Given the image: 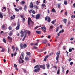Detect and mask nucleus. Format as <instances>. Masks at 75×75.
Here are the masks:
<instances>
[{
  "label": "nucleus",
  "instance_id": "obj_1",
  "mask_svg": "<svg viewBox=\"0 0 75 75\" xmlns=\"http://www.w3.org/2000/svg\"><path fill=\"white\" fill-rule=\"evenodd\" d=\"M40 68L38 67V68L35 69L34 71L35 72H40Z\"/></svg>",
  "mask_w": 75,
  "mask_h": 75
},
{
  "label": "nucleus",
  "instance_id": "obj_2",
  "mask_svg": "<svg viewBox=\"0 0 75 75\" xmlns=\"http://www.w3.org/2000/svg\"><path fill=\"white\" fill-rule=\"evenodd\" d=\"M40 14H37L36 15L35 18L36 20H38L40 18Z\"/></svg>",
  "mask_w": 75,
  "mask_h": 75
},
{
  "label": "nucleus",
  "instance_id": "obj_3",
  "mask_svg": "<svg viewBox=\"0 0 75 75\" xmlns=\"http://www.w3.org/2000/svg\"><path fill=\"white\" fill-rule=\"evenodd\" d=\"M60 51H59L57 53H56V55H57L56 58H59V55L61 54Z\"/></svg>",
  "mask_w": 75,
  "mask_h": 75
},
{
  "label": "nucleus",
  "instance_id": "obj_4",
  "mask_svg": "<svg viewBox=\"0 0 75 75\" xmlns=\"http://www.w3.org/2000/svg\"><path fill=\"white\" fill-rule=\"evenodd\" d=\"M45 64H44L43 65H40L39 67L40 68H42L43 69H45Z\"/></svg>",
  "mask_w": 75,
  "mask_h": 75
},
{
  "label": "nucleus",
  "instance_id": "obj_5",
  "mask_svg": "<svg viewBox=\"0 0 75 75\" xmlns=\"http://www.w3.org/2000/svg\"><path fill=\"white\" fill-rule=\"evenodd\" d=\"M30 5L29 6V7L30 8H33L34 7V5L33 4V2H31L30 4Z\"/></svg>",
  "mask_w": 75,
  "mask_h": 75
},
{
  "label": "nucleus",
  "instance_id": "obj_6",
  "mask_svg": "<svg viewBox=\"0 0 75 75\" xmlns=\"http://www.w3.org/2000/svg\"><path fill=\"white\" fill-rule=\"evenodd\" d=\"M32 21L31 19L30 18H28V25H30V21Z\"/></svg>",
  "mask_w": 75,
  "mask_h": 75
},
{
  "label": "nucleus",
  "instance_id": "obj_7",
  "mask_svg": "<svg viewBox=\"0 0 75 75\" xmlns=\"http://www.w3.org/2000/svg\"><path fill=\"white\" fill-rule=\"evenodd\" d=\"M26 54L27 55L29 56L30 57H31V56H30L31 55V53H30V52H26Z\"/></svg>",
  "mask_w": 75,
  "mask_h": 75
},
{
  "label": "nucleus",
  "instance_id": "obj_8",
  "mask_svg": "<svg viewBox=\"0 0 75 75\" xmlns=\"http://www.w3.org/2000/svg\"><path fill=\"white\" fill-rule=\"evenodd\" d=\"M49 57V55H47L46 56L45 58L44 59V61H46L47 59V58H48Z\"/></svg>",
  "mask_w": 75,
  "mask_h": 75
},
{
  "label": "nucleus",
  "instance_id": "obj_9",
  "mask_svg": "<svg viewBox=\"0 0 75 75\" xmlns=\"http://www.w3.org/2000/svg\"><path fill=\"white\" fill-rule=\"evenodd\" d=\"M8 40H10L9 39H10V42H11L12 40H13V38L10 37V36L8 37Z\"/></svg>",
  "mask_w": 75,
  "mask_h": 75
},
{
  "label": "nucleus",
  "instance_id": "obj_10",
  "mask_svg": "<svg viewBox=\"0 0 75 75\" xmlns=\"http://www.w3.org/2000/svg\"><path fill=\"white\" fill-rule=\"evenodd\" d=\"M20 47L21 49H23V44L21 43L20 44Z\"/></svg>",
  "mask_w": 75,
  "mask_h": 75
},
{
  "label": "nucleus",
  "instance_id": "obj_11",
  "mask_svg": "<svg viewBox=\"0 0 75 75\" xmlns=\"http://www.w3.org/2000/svg\"><path fill=\"white\" fill-rule=\"evenodd\" d=\"M41 29L43 30L44 31H46V28L45 27H41Z\"/></svg>",
  "mask_w": 75,
  "mask_h": 75
},
{
  "label": "nucleus",
  "instance_id": "obj_12",
  "mask_svg": "<svg viewBox=\"0 0 75 75\" xmlns=\"http://www.w3.org/2000/svg\"><path fill=\"white\" fill-rule=\"evenodd\" d=\"M52 12H53V13H56V11L55 9V8H53L51 10Z\"/></svg>",
  "mask_w": 75,
  "mask_h": 75
},
{
  "label": "nucleus",
  "instance_id": "obj_13",
  "mask_svg": "<svg viewBox=\"0 0 75 75\" xmlns=\"http://www.w3.org/2000/svg\"><path fill=\"white\" fill-rule=\"evenodd\" d=\"M25 59L26 61H29V60H30V59H29V58L27 57H25Z\"/></svg>",
  "mask_w": 75,
  "mask_h": 75
},
{
  "label": "nucleus",
  "instance_id": "obj_14",
  "mask_svg": "<svg viewBox=\"0 0 75 75\" xmlns=\"http://www.w3.org/2000/svg\"><path fill=\"white\" fill-rule=\"evenodd\" d=\"M59 58H57L56 57V59L57 61L55 62L56 64H57L58 62H59V61H58V59Z\"/></svg>",
  "mask_w": 75,
  "mask_h": 75
},
{
  "label": "nucleus",
  "instance_id": "obj_15",
  "mask_svg": "<svg viewBox=\"0 0 75 75\" xmlns=\"http://www.w3.org/2000/svg\"><path fill=\"white\" fill-rule=\"evenodd\" d=\"M36 33H37V34H41V32H40V31L37 30L36 31Z\"/></svg>",
  "mask_w": 75,
  "mask_h": 75
},
{
  "label": "nucleus",
  "instance_id": "obj_16",
  "mask_svg": "<svg viewBox=\"0 0 75 75\" xmlns=\"http://www.w3.org/2000/svg\"><path fill=\"white\" fill-rule=\"evenodd\" d=\"M67 19H64L63 20V22L64 23H67Z\"/></svg>",
  "mask_w": 75,
  "mask_h": 75
},
{
  "label": "nucleus",
  "instance_id": "obj_17",
  "mask_svg": "<svg viewBox=\"0 0 75 75\" xmlns=\"http://www.w3.org/2000/svg\"><path fill=\"white\" fill-rule=\"evenodd\" d=\"M12 49H13V51H14L15 50H16V48H15V47H14V46H13L11 47Z\"/></svg>",
  "mask_w": 75,
  "mask_h": 75
},
{
  "label": "nucleus",
  "instance_id": "obj_18",
  "mask_svg": "<svg viewBox=\"0 0 75 75\" xmlns=\"http://www.w3.org/2000/svg\"><path fill=\"white\" fill-rule=\"evenodd\" d=\"M43 43L44 44H47V40L46 39H45V40L43 42Z\"/></svg>",
  "mask_w": 75,
  "mask_h": 75
},
{
  "label": "nucleus",
  "instance_id": "obj_19",
  "mask_svg": "<svg viewBox=\"0 0 75 75\" xmlns=\"http://www.w3.org/2000/svg\"><path fill=\"white\" fill-rule=\"evenodd\" d=\"M56 21H57V20L56 19H55V20H53L52 21V22L51 23L52 24H54L55 22H56Z\"/></svg>",
  "mask_w": 75,
  "mask_h": 75
},
{
  "label": "nucleus",
  "instance_id": "obj_20",
  "mask_svg": "<svg viewBox=\"0 0 75 75\" xmlns=\"http://www.w3.org/2000/svg\"><path fill=\"white\" fill-rule=\"evenodd\" d=\"M46 65L47 66V69H49L50 68V64H46Z\"/></svg>",
  "mask_w": 75,
  "mask_h": 75
},
{
  "label": "nucleus",
  "instance_id": "obj_21",
  "mask_svg": "<svg viewBox=\"0 0 75 75\" xmlns=\"http://www.w3.org/2000/svg\"><path fill=\"white\" fill-rule=\"evenodd\" d=\"M27 44H24L23 45V48H26L27 47Z\"/></svg>",
  "mask_w": 75,
  "mask_h": 75
},
{
  "label": "nucleus",
  "instance_id": "obj_22",
  "mask_svg": "<svg viewBox=\"0 0 75 75\" xmlns=\"http://www.w3.org/2000/svg\"><path fill=\"white\" fill-rule=\"evenodd\" d=\"M27 6L25 5L24 8V10L25 11H26L27 9Z\"/></svg>",
  "mask_w": 75,
  "mask_h": 75
},
{
  "label": "nucleus",
  "instance_id": "obj_23",
  "mask_svg": "<svg viewBox=\"0 0 75 75\" xmlns=\"http://www.w3.org/2000/svg\"><path fill=\"white\" fill-rule=\"evenodd\" d=\"M20 27L18 26H17L16 27V30H19L20 29Z\"/></svg>",
  "mask_w": 75,
  "mask_h": 75
},
{
  "label": "nucleus",
  "instance_id": "obj_24",
  "mask_svg": "<svg viewBox=\"0 0 75 75\" xmlns=\"http://www.w3.org/2000/svg\"><path fill=\"white\" fill-rule=\"evenodd\" d=\"M13 34V32L12 31H11L10 33H9V35H10V36H11V35Z\"/></svg>",
  "mask_w": 75,
  "mask_h": 75
},
{
  "label": "nucleus",
  "instance_id": "obj_25",
  "mask_svg": "<svg viewBox=\"0 0 75 75\" xmlns=\"http://www.w3.org/2000/svg\"><path fill=\"white\" fill-rule=\"evenodd\" d=\"M3 42H4L5 44H6V39H4V38H3Z\"/></svg>",
  "mask_w": 75,
  "mask_h": 75
},
{
  "label": "nucleus",
  "instance_id": "obj_26",
  "mask_svg": "<svg viewBox=\"0 0 75 75\" xmlns=\"http://www.w3.org/2000/svg\"><path fill=\"white\" fill-rule=\"evenodd\" d=\"M64 29H62L59 32V33H64Z\"/></svg>",
  "mask_w": 75,
  "mask_h": 75
},
{
  "label": "nucleus",
  "instance_id": "obj_27",
  "mask_svg": "<svg viewBox=\"0 0 75 75\" xmlns=\"http://www.w3.org/2000/svg\"><path fill=\"white\" fill-rule=\"evenodd\" d=\"M47 21L48 22H49V23H50V22L51 21V18H50V17H48V19L47 20Z\"/></svg>",
  "mask_w": 75,
  "mask_h": 75
},
{
  "label": "nucleus",
  "instance_id": "obj_28",
  "mask_svg": "<svg viewBox=\"0 0 75 75\" xmlns=\"http://www.w3.org/2000/svg\"><path fill=\"white\" fill-rule=\"evenodd\" d=\"M15 10L16 11L18 12L19 11V9H18L17 8H15Z\"/></svg>",
  "mask_w": 75,
  "mask_h": 75
},
{
  "label": "nucleus",
  "instance_id": "obj_29",
  "mask_svg": "<svg viewBox=\"0 0 75 75\" xmlns=\"http://www.w3.org/2000/svg\"><path fill=\"white\" fill-rule=\"evenodd\" d=\"M23 71L25 72V73H27V71L26 70V69H23Z\"/></svg>",
  "mask_w": 75,
  "mask_h": 75
},
{
  "label": "nucleus",
  "instance_id": "obj_30",
  "mask_svg": "<svg viewBox=\"0 0 75 75\" xmlns=\"http://www.w3.org/2000/svg\"><path fill=\"white\" fill-rule=\"evenodd\" d=\"M0 18H3V15H2V14L1 13H0Z\"/></svg>",
  "mask_w": 75,
  "mask_h": 75
},
{
  "label": "nucleus",
  "instance_id": "obj_31",
  "mask_svg": "<svg viewBox=\"0 0 75 75\" xmlns=\"http://www.w3.org/2000/svg\"><path fill=\"white\" fill-rule=\"evenodd\" d=\"M64 3L65 5L68 4L67 3V1H64Z\"/></svg>",
  "mask_w": 75,
  "mask_h": 75
},
{
  "label": "nucleus",
  "instance_id": "obj_32",
  "mask_svg": "<svg viewBox=\"0 0 75 75\" xmlns=\"http://www.w3.org/2000/svg\"><path fill=\"white\" fill-rule=\"evenodd\" d=\"M42 7H46V5H45V4H42Z\"/></svg>",
  "mask_w": 75,
  "mask_h": 75
},
{
  "label": "nucleus",
  "instance_id": "obj_33",
  "mask_svg": "<svg viewBox=\"0 0 75 75\" xmlns=\"http://www.w3.org/2000/svg\"><path fill=\"white\" fill-rule=\"evenodd\" d=\"M57 6V7L59 8H61V4H58Z\"/></svg>",
  "mask_w": 75,
  "mask_h": 75
},
{
  "label": "nucleus",
  "instance_id": "obj_34",
  "mask_svg": "<svg viewBox=\"0 0 75 75\" xmlns=\"http://www.w3.org/2000/svg\"><path fill=\"white\" fill-rule=\"evenodd\" d=\"M27 33L28 34V36H30V31H28L27 32Z\"/></svg>",
  "mask_w": 75,
  "mask_h": 75
},
{
  "label": "nucleus",
  "instance_id": "obj_35",
  "mask_svg": "<svg viewBox=\"0 0 75 75\" xmlns=\"http://www.w3.org/2000/svg\"><path fill=\"white\" fill-rule=\"evenodd\" d=\"M59 72H60V69H58L57 70V74H59Z\"/></svg>",
  "mask_w": 75,
  "mask_h": 75
},
{
  "label": "nucleus",
  "instance_id": "obj_36",
  "mask_svg": "<svg viewBox=\"0 0 75 75\" xmlns=\"http://www.w3.org/2000/svg\"><path fill=\"white\" fill-rule=\"evenodd\" d=\"M34 68H39V65H37L34 67Z\"/></svg>",
  "mask_w": 75,
  "mask_h": 75
},
{
  "label": "nucleus",
  "instance_id": "obj_37",
  "mask_svg": "<svg viewBox=\"0 0 75 75\" xmlns=\"http://www.w3.org/2000/svg\"><path fill=\"white\" fill-rule=\"evenodd\" d=\"M2 8L3 9H4V10H4V11H6V7H2Z\"/></svg>",
  "mask_w": 75,
  "mask_h": 75
},
{
  "label": "nucleus",
  "instance_id": "obj_38",
  "mask_svg": "<svg viewBox=\"0 0 75 75\" xmlns=\"http://www.w3.org/2000/svg\"><path fill=\"white\" fill-rule=\"evenodd\" d=\"M1 52H4V48H2V49L1 51Z\"/></svg>",
  "mask_w": 75,
  "mask_h": 75
},
{
  "label": "nucleus",
  "instance_id": "obj_39",
  "mask_svg": "<svg viewBox=\"0 0 75 75\" xmlns=\"http://www.w3.org/2000/svg\"><path fill=\"white\" fill-rule=\"evenodd\" d=\"M32 13L33 14H35V11L34 10H33L32 11Z\"/></svg>",
  "mask_w": 75,
  "mask_h": 75
},
{
  "label": "nucleus",
  "instance_id": "obj_40",
  "mask_svg": "<svg viewBox=\"0 0 75 75\" xmlns=\"http://www.w3.org/2000/svg\"><path fill=\"white\" fill-rule=\"evenodd\" d=\"M33 49H37V48H38V47L36 46H33Z\"/></svg>",
  "mask_w": 75,
  "mask_h": 75
},
{
  "label": "nucleus",
  "instance_id": "obj_41",
  "mask_svg": "<svg viewBox=\"0 0 75 75\" xmlns=\"http://www.w3.org/2000/svg\"><path fill=\"white\" fill-rule=\"evenodd\" d=\"M25 18H23L22 21L23 22H25Z\"/></svg>",
  "mask_w": 75,
  "mask_h": 75
},
{
  "label": "nucleus",
  "instance_id": "obj_42",
  "mask_svg": "<svg viewBox=\"0 0 75 75\" xmlns=\"http://www.w3.org/2000/svg\"><path fill=\"white\" fill-rule=\"evenodd\" d=\"M22 4H25V1H21Z\"/></svg>",
  "mask_w": 75,
  "mask_h": 75
},
{
  "label": "nucleus",
  "instance_id": "obj_43",
  "mask_svg": "<svg viewBox=\"0 0 75 75\" xmlns=\"http://www.w3.org/2000/svg\"><path fill=\"white\" fill-rule=\"evenodd\" d=\"M48 17H49L48 16H47L45 18V21H47V19H48Z\"/></svg>",
  "mask_w": 75,
  "mask_h": 75
},
{
  "label": "nucleus",
  "instance_id": "obj_44",
  "mask_svg": "<svg viewBox=\"0 0 75 75\" xmlns=\"http://www.w3.org/2000/svg\"><path fill=\"white\" fill-rule=\"evenodd\" d=\"M39 3H40V2H38V1H36V4H37V5H39Z\"/></svg>",
  "mask_w": 75,
  "mask_h": 75
},
{
  "label": "nucleus",
  "instance_id": "obj_45",
  "mask_svg": "<svg viewBox=\"0 0 75 75\" xmlns=\"http://www.w3.org/2000/svg\"><path fill=\"white\" fill-rule=\"evenodd\" d=\"M39 27V26H37L34 28V30H36V29H37Z\"/></svg>",
  "mask_w": 75,
  "mask_h": 75
},
{
  "label": "nucleus",
  "instance_id": "obj_46",
  "mask_svg": "<svg viewBox=\"0 0 75 75\" xmlns=\"http://www.w3.org/2000/svg\"><path fill=\"white\" fill-rule=\"evenodd\" d=\"M68 72H69V70L68 69L67 70L66 72V74H68Z\"/></svg>",
  "mask_w": 75,
  "mask_h": 75
},
{
  "label": "nucleus",
  "instance_id": "obj_47",
  "mask_svg": "<svg viewBox=\"0 0 75 75\" xmlns=\"http://www.w3.org/2000/svg\"><path fill=\"white\" fill-rule=\"evenodd\" d=\"M21 37H23L24 35V34H21Z\"/></svg>",
  "mask_w": 75,
  "mask_h": 75
},
{
  "label": "nucleus",
  "instance_id": "obj_48",
  "mask_svg": "<svg viewBox=\"0 0 75 75\" xmlns=\"http://www.w3.org/2000/svg\"><path fill=\"white\" fill-rule=\"evenodd\" d=\"M72 49H69V52H72Z\"/></svg>",
  "mask_w": 75,
  "mask_h": 75
},
{
  "label": "nucleus",
  "instance_id": "obj_49",
  "mask_svg": "<svg viewBox=\"0 0 75 75\" xmlns=\"http://www.w3.org/2000/svg\"><path fill=\"white\" fill-rule=\"evenodd\" d=\"M34 46H38V43H36L34 45Z\"/></svg>",
  "mask_w": 75,
  "mask_h": 75
},
{
  "label": "nucleus",
  "instance_id": "obj_50",
  "mask_svg": "<svg viewBox=\"0 0 75 75\" xmlns=\"http://www.w3.org/2000/svg\"><path fill=\"white\" fill-rule=\"evenodd\" d=\"M21 55L22 57H24V53L22 52L21 54Z\"/></svg>",
  "mask_w": 75,
  "mask_h": 75
},
{
  "label": "nucleus",
  "instance_id": "obj_51",
  "mask_svg": "<svg viewBox=\"0 0 75 75\" xmlns=\"http://www.w3.org/2000/svg\"><path fill=\"white\" fill-rule=\"evenodd\" d=\"M17 23H18L17 25H18V26H19L20 27V23L18 22Z\"/></svg>",
  "mask_w": 75,
  "mask_h": 75
},
{
  "label": "nucleus",
  "instance_id": "obj_52",
  "mask_svg": "<svg viewBox=\"0 0 75 75\" xmlns=\"http://www.w3.org/2000/svg\"><path fill=\"white\" fill-rule=\"evenodd\" d=\"M73 64H74V63L73 62H70V65H72Z\"/></svg>",
  "mask_w": 75,
  "mask_h": 75
},
{
  "label": "nucleus",
  "instance_id": "obj_53",
  "mask_svg": "<svg viewBox=\"0 0 75 75\" xmlns=\"http://www.w3.org/2000/svg\"><path fill=\"white\" fill-rule=\"evenodd\" d=\"M11 29H12V28H11V26H9V28H8V29L9 30H11Z\"/></svg>",
  "mask_w": 75,
  "mask_h": 75
},
{
  "label": "nucleus",
  "instance_id": "obj_54",
  "mask_svg": "<svg viewBox=\"0 0 75 75\" xmlns=\"http://www.w3.org/2000/svg\"><path fill=\"white\" fill-rule=\"evenodd\" d=\"M57 29L56 30V32H58V29L59 28H58V27H57Z\"/></svg>",
  "mask_w": 75,
  "mask_h": 75
},
{
  "label": "nucleus",
  "instance_id": "obj_55",
  "mask_svg": "<svg viewBox=\"0 0 75 75\" xmlns=\"http://www.w3.org/2000/svg\"><path fill=\"white\" fill-rule=\"evenodd\" d=\"M24 33V32H23V30H21V31L20 33H21V34H24V33Z\"/></svg>",
  "mask_w": 75,
  "mask_h": 75
},
{
  "label": "nucleus",
  "instance_id": "obj_56",
  "mask_svg": "<svg viewBox=\"0 0 75 75\" xmlns=\"http://www.w3.org/2000/svg\"><path fill=\"white\" fill-rule=\"evenodd\" d=\"M19 9L20 10H23V8L22 7H20L19 8Z\"/></svg>",
  "mask_w": 75,
  "mask_h": 75
},
{
  "label": "nucleus",
  "instance_id": "obj_57",
  "mask_svg": "<svg viewBox=\"0 0 75 75\" xmlns=\"http://www.w3.org/2000/svg\"><path fill=\"white\" fill-rule=\"evenodd\" d=\"M8 52L9 53L10 52V48H8Z\"/></svg>",
  "mask_w": 75,
  "mask_h": 75
},
{
  "label": "nucleus",
  "instance_id": "obj_58",
  "mask_svg": "<svg viewBox=\"0 0 75 75\" xmlns=\"http://www.w3.org/2000/svg\"><path fill=\"white\" fill-rule=\"evenodd\" d=\"M18 50V47H16V52H17Z\"/></svg>",
  "mask_w": 75,
  "mask_h": 75
},
{
  "label": "nucleus",
  "instance_id": "obj_59",
  "mask_svg": "<svg viewBox=\"0 0 75 75\" xmlns=\"http://www.w3.org/2000/svg\"><path fill=\"white\" fill-rule=\"evenodd\" d=\"M2 28H5V25H3L2 26Z\"/></svg>",
  "mask_w": 75,
  "mask_h": 75
},
{
  "label": "nucleus",
  "instance_id": "obj_60",
  "mask_svg": "<svg viewBox=\"0 0 75 75\" xmlns=\"http://www.w3.org/2000/svg\"><path fill=\"white\" fill-rule=\"evenodd\" d=\"M65 14L66 16H67V14H68V13L67 12V11H66L65 12Z\"/></svg>",
  "mask_w": 75,
  "mask_h": 75
},
{
  "label": "nucleus",
  "instance_id": "obj_61",
  "mask_svg": "<svg viewBox=\"0 0 75 75\" xmlns=\"http://www.w3.org/2000/svg\"><path fill=\"white\" fill-rule=\"evenodd\" d=\"M18 61H19V64H21V61H20V59H18Z\"/></svg>",
  "mask_w": 75,
  "mask_h": 75
},
{
  "label": "nucleus",
  "instance_id": "obj_62",
  "mask_svg": "<svg viewBox=\"0 0 75 75\" xmlns=\"http://www.w3.org/2000/svg\"><path fill=\"white\" fill-rule=\"evenodd\" d=\"M31 13H32V10H30L29 11V13L30 14H31Z\"/></svg>",
  "mask_w": 75,
  "mask_h": 75
},
{
  "label": "nucleus",
  "instance_id": "obj_63",
  "mask_svg": "<svg viewBox=\"0 0 75 75\" xmlns=\"http://www.w3.org/2000/svg\"><path fill=\"white\" fill-rule=\"evenodd\" d=\"M71 60L72 59H71V58H69V62H70V61H71Z\"/></svg>",
  "mask_w": 75,
  "mask_h": 75
},
{
  "label": "nucleus",
  "instance_id": "obj_64",
  "mask_svg": "<svg viewBox=\"0 0 75 75\" xmlns=\"http://www.w3.org/2000/svg\"><path fill=\"white\" fill-rule=\"evenodd\" d=\"M16 54H17V52H16L14 53V56H16Z\"/></svg>",
  "mask_w": 75,
  "mask_h": 75
}]
</instances>
